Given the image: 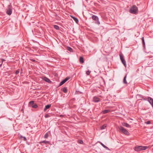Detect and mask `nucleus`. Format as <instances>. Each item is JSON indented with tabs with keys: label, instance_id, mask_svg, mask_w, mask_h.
Masks as SVG:
<instances>
[{
	"label": "nucleus",
	"instance_id": "1",
	"mask_svg": "<svg viewBox=\"0 0 153 153\" xmlns=\"http://www.w3.org/2000/svg\"><path fill=\"white\" fill-rule=\"evenodd\" d=\"M129 12L131 13L136 14L138 12V8L135 5H134L131 7Z\"/></svg>",
	"mask_w": 153,
	"mask_h": 153
},
{
	"label": "nucleus",
	"instance_id": "2",
	"mask_svg": "<svg viewBox=\"0 0 153 153\" xmlns=\"http://www.w3.org/2000/svg\"><path fill=\"white\" fill-rule=\"evenodd\" d=\"M119 129L120 132L126 135H128L130 134L129 133L126 129L122 126L119 127Z\"/></svg>",
	"mask_w": 153,
	"mask_h": 153
},
{
	"label": "nucleus",
	"instance_id": "3",
	"mask_svg": "<svg viewBox=\"0 0 153 153\" xmlns=\"http://www.w3.org/2000/svg\"><path fill=\"white\" fill-rule=\"evenodd\" d=\"M12 8L11 5L10 4L8 7L6 11V13L8 15H10L12 13Z\"/></svg>",
	"mask_w": 153,
	"mask_h": 153
},
{
	"label": "nucleus",
	"instance_id": "4",
	"mask_svg": "<svg viewBox=\"0 0 153 153\" xmlns=\"http://www.w3.org/2000/svg\"><path fill=\"white\" fill-rule=\"evenodd\" d=\"M120 56L121 61L122 63L124 65V66L125 67H126V62L125 61V59L124 58V57L122 54H120Z\"/></svg>",
	"mask_w": 153,
	"mask_h": 153
},
{
	"label": "nucleus",
	"instance_id": "5",
	"mask_svg": "<svg viewBox=\"0 0 153 153\" xmlns=\"http://www.w3.org/2000/svg\"><path fill=\"white\" fill-rule=\"evenodd\" d=\"M92 19L93 20L96 21L95 22L96 24L98 25L100 24V23L99 21V18L97 16L93 15L92 16Z\"/></svg>",
	"mask_w": 153,
	"mask_h": 153
},
{
	"label": "nucleus",
	"instance_id": "6",
	"mask_svg": "<svg viewBox=\"0 0 153 153\" xmlns=\"http://www.w3.org/2000/svg\"><path fill=\"white\" fill-rule=\"evenodd\" d=\"M142 146H137L135 147L134 150L136 151H140L142 150Z\"/></svg>",
	"mask_w": 153,
	"mask_h": 153
},
{
	"label": "nucleus",
	"instance_id": "7",
	"mask_svg": "<svg viewBox=\"0 0 153 153\" xmlns=\"http://www.w3.org/2000/svg\"><path fill=\"white\" fill-rule=\"evenodd\" d=\"M100 99L99 98L96 97H94L93 98V101L95 102H97L100 101Z\"/></svg>",
	"mask_w": 153,
	"mask_h": 153
},
{
	"label": "nucleus",
	"instance_id": "8",
	"mask_svg": "<svg viewBox=\"0 0 153 153\" xmlns=\"http://www.w3.org/2000/svg\"><path fill=\"white\" fill-rule=\"evenodd\" d=\"M43 79L45 81H46L47 82H48L49 83H51V81L47 77H44L43 78Z\"/></svg>",
	"mask_w": 153,
	"mask_h": 153
},
{
	"label": "nucleus",
	"instance_id": "9",
	"mask_svg": "<svg viewBox=\"0 0 153 153\" xmlns=\"http://www.w3.org/2000/svg\"><path fill=\"white\" fill-rule=\"evenodd\" d=\"M51 106V104H48V105H46L45 106V108L44 109V111L45 112L48 109H49L50 108Z\"/></svg>",
	"mask_w": 153,
	"mask_h": 153
},
{
	"label": "nucleus",
	"instance_id": "10",
	"mask_svg": "<svg viewBox=\"0 0 153 153\" xmlns=\"http://www.w3.org/2000/svg\"><path fill=\"white\" fill-rule=\"evenodd\" d=\"M122 125L123 126L126 127L127 128H130L131 127V126L129 125L127 123H122Z\"/></svg>",
	"mask_w": 153,
	"mask_h": 153
},
{
	"label": "nucleus",
	"instance_id": "11",
	"mask_svg": "<svg viewBox=\"0 0 153 153\" xmlns=\"http://www.w3.org/2000/svg\"><path fill=\"white\" fill-rule=\"evenodd\" d=\"M148 65L149 66H153V60H150L148 62Z\"/></svg>",
	"mask_w": 153,
	"mask_h": 153
},
{
	"label": "nucleus",
	"instance_id": "12",
	"mask_svg": "<svg viewBox=\"0 0 153 153\" xmlns=\"http://www.w3.org/2000/svg\"><path fill=\"white\" fill-rule=\"evenodd\" d=\"M127 77V75L126 74L125 76L124 77L123 79V83L125 84H127V82L126 80V79Z\"/></svg>",
	"mask_w": 153,
	"mask_h": 153
},
{
	"label": "nucleus",
	"instance_id": "13",
	"mask_svg": "<svg viewBox=\"0 0 153 153\" xmlns=\"http://www.w3.org/2000/svg\"><path fill=\"white\" fill-rule=\"evenodd\" d=\"M79 61L81 64H82L84 62V59L83 57H80L79 58Z\"/></svg>",
	"mask_w": 153,
	"mask_h": 153
},
{
	"label": "nucleus",
	"instance_id": "14",
	"mask_svg": "<svg viewBox=\"0 0 153 153\" xmlns=\"http://www.w3.org/2000/svg\"><path fill=\"white\" fill-rule=\"evenodd\" d=\"M99 143H100V144L105 148L106 149H107L109 150V148L106 146H105L103 144L102 142H99Z\"/></svg>",
	"mask_w": 153,
	"mask_h": 153
},
{
	"label": "nucleus",
	"instance_id": "15",
	"mask_svg": "<svg viewBox=\"0 0 153 153\" xmlns=\"http://www.w3.org/2000/svg\"><path fill=\"white\" fill-rule=\"evenodd\" d=\"M72 18L73 20L76 22L77 24L79 22L78 19L72 16Z\"/></svg>",
	"mask_w": 153,
	"mask_h": 153
},
{
	"label": "nucleus",
	"instance_id": "16",
	"mask_svg": "<svg viewBox=\"0 0 153 153\" xmlns=\"http://www.w3.org/2000/svg\"><path fill=\"white\" fill-rule=\"evenodd\" d=\"M142 44L143 47V48H145V41L144 39V37H143L142 39Z\"/></svg>",
	"mask_w": 153,
	"mask_h": 153
},
{
	"label": "nucleus",
	"instance_id": "17",
	"mask_svg": "<svg viewBox=\"0 0 153 153\" xmlns=\"http://www.w3.org/2000/svg\"><path fill=\"white\" fill-rule=\"evenodd\" d=\"M50 142L49 141L46 140L42 141L40 142L41 143H44L45 144H48Z\"/></svg>",
	"mask_w": 153,
	"mask_h": 153
},
{
	"label": "nucleus",
	"instance_id": "18",
	"mask_svg": "<svg viewBox=\"0 0 153 153\" xmlns=\"http://www.w3.org/2000/svg\"><path fill=\"white\" fill-rule=\"evenodd\" d=\"M110 111L109 110H105L102 111V113L103 114H105L108 113Z\"/></svg>",
	"mask_w": 153,
	"mask_h": 153
},
{
	"label": "nucleus",
	"instance_id": "19",
	"mask_svg": "<svg viewBox=\"0 0 153 153\" xmlns=\"http://www.w3.org/2000/svg\"><path fill=\"white\" fill-rule=\"evenodd\" d=\"M29 104L30 106L32 107V106H33L34 104V101H30L29 103Z\"/></svg>",
	"mask_w": 153,
	"mask_h": 153
},
{
	"label": "nucleus",
	"instance_id": "20",
	"mask_svg": "<svg viewBox=\"0 0 153 153\" xmlns=\"http://www.w3.org/2000/svg\"><path fill=\"white\" fill-rule=\"evenodd\" d=\"M67 88L66 87H64L63 88L62 91L64 92L65 93H67Z\"/></svg>",
	"mask_w": 153,
	"mask_h": 153
},
{
	"label": "nucleus",
	"instance_id": "21",
	"mask_svg": "<svg viewBox=\"0 0 153 153\" xmlns=\"http://www.w3.org/2000/svg\"><path fill=\"white\" fill-rule=\"evenodd\" d=\"M67 49L68 50V51H70L71 52H73V50L71 48L69 47H67Z\"/></svg>",
	"mask_w": 153,
	"mask_h": 153
},
{
	"label": "nucleus",
	"instance_id": "22",
	"mask_svg": "<svg viewBox=\"0 0 153 153\" xmlns=\"http://www.w3.org/2000/svg\"><path fill=\"white\" fill-rule=\"evenodd\" d=\"M54 27L56 30H59V27L58 26L54 25Z\"/></svg>",
	"mask_w": 153,
	"mask_h": 153
},
{
	"label": "nucleus",
	"instance_id": "23",
	"mask_svg": "<svg viewBox=\"0 0 153 153\" xmlns=\"http://www.w3.org/2000/svg\"><path fill=\"white\" fill-rule=\"evenodd\" d=\"M65 82L63 80L60 83L59 85V86H61L63 85Z\"/></svg>",
	"mask_w": 153,
	"mask_h": 153
},
{
	"label": "nucleus",
	"instance_id": "24",
	"mask_svg": "<svg viewBox=\"0 0 153 153\" xmlns=\"http://www.w3.org/2000/svg\"><path fill=\"white\" fill-rule=\"evenodd\" d=\"M106 127V126L105 125H104L101 127L100 129L101 130L104 129H105Z\"/></svg>",
	"mask_w": 153,
	"mask_h": 153
},
{
	"label": "nucleus",
	"instance_id": "25",
	"mask_svg": "<svg viewBox=\"0 0 153 153\" xmlns=\"http://www.w3.org/2000/svg\"><path fill=\"white\" fill-rule=\"evenodd\" d=\"M48 133H46L45 134L44 136V138H48Z\"/></svg>",
	"mask_w": 153,
	"mask_h": 153
},
{
	"label": "nucleus",
	"instance_id": "26",
	"mask_svg": "<svg viewBox=\"0 0 153 153\" xmlns=\"http://www.w3.org/2000/svg\"><path fill=\"white\" fill-rule=\"evenodd\" d=\"M37 107H38V106L36 104H34L33 106H32V107L33 108H37Z\"/></svg>",
	"mask_w": 153,
	"mask_h": 153
},
{
	"label": "nucleus",
	"instance_id": "27",
	"mask_svg": "<svg viewBox=\"0 0 153 153\" xmlns=\"http://www.w3.org/2000/svg\"><path fill=\"white\" fill-rule=\"evenodd\" d=\"M91 72V71H89V70H88V71H87L86 72V74L87 75H89L90 74Z\"/></svg>",
	"mask_w": 153,
	"mask_h": 153
},
{
	"label": "nucleus",
	"instance_id": "28",
	"mask_svg": "<svg viewBox=\"0 0 153 153\" xmlns=\"http://www.w3.org/2000/svg\"><path fill=\"white\" fill-rule=\"evenodd\" d=\"M20 138H23V140L25 141H26L27 140L26 138L25 137L21 136Z\"/></svg>",
	"mask_w": 153,
	"mask_h": 153
},
{
	"label": "nucleus",
	"instance_id": "29",
	"mask_svg": "<svg viewBox=\"0 0 153 153\" xmlns=\"http://www.w3.org/2000/svg\"><path fill=\"white\" fill-rule=\"evenodd\" d=\"M70 79V78L69 77H66L65 79H64L63 80L65 81L66 82V81H67L69 79Z\"/></svg>",
	"mask_w": 153,
	"mask_h": 153
},
{
	"label": "nucleus",
	"instance_id": "30",
	"mask_svg": "<svg viewBox=\"0 0 153 153\" xmlns=\"http://www.w3.org/2000/svg\"><path fill=\"white\" fill-rule=\"evenodd\" d=\"M147 147L146 146H142V150H146V149Z\"/></svg>",
	"mask_w": 153,
	"mask_h": 153
},
{
	"label": "nucleus",
	"instance_id": "31",
	"mask_svg": "<svg viewBox=\"0 0 153 153\" xmlns=\"http://www.w3.org/2000/svg\"><path fill=\"white\" fill-rule=\"evenodd\" d=\"M30 60L33 62H36V61L35 60V59H30Z\"/></svg>",
	"mask_w": 153,
	"mask_h": 153
},
{
	"label": "nucleus",
	"instance_id": "32",
	"mask_svg": "<svg viewBox=\"0 0 153 153\" xmlns=\"http://www.w3.org/2000/svg\"><path fill=\"white\" fill-rule=\"evenodd\" d=\"M45 118H48L49 117V115L48 114H46L45 115Z\"/></svg>",
	"mask_w": 153,
	"mask_h": 153
},
{
	"label": "nucleus",
	"instance_id": "33",
	"mask_svg": "<svg viewBox=\"0 0 153 153\" xmlns=\"http://www.w3.org/2000/svg\"><path fill=\"white\" fill-rule=\"evenodd\" d=\"M79 143L81 144H82L83 143V142L82 140H80L79 141Z\"/></svg>",
	"mask_w": 153,
	"mask_h": 153
},
{
	"label": "nucleus",
	"instance_id": "34",
	"mask_svg": "<svg viewBox=\"0 0 153 153\" xmlns=\"http://www.w3.org/2000/svg\"><path fill=\"white\" fill-rule=\"evenodd\" d=\"M19 70H17L16 71L15 74H18L19 73Z\"/></svg>",
	"mask_w": 153,
	"mask_h": 153
},
{
	"label": "nucleus",
	"instance_id": "35",
	"mask_svg": "<svg viewBox=\"0 0 153 153\" xmlns=\"http://www.w3.org/2000/svg\"><path fill=\"white\" fill-rule=\"evenodd\" d=\"M145 123L147 124H149L150 123V121H148L146 122Z\"/></svg>",
	"mask_w": 153,
	"mask_h": 153
},
{
	"label": "nucleus",
	"instance_id": "36",
	"mask_svg": "<svg viewBox=\"0 0 153 153\" xmlns=\"http://www.w3.org/2000/svg\"><path fill=\"white\" fill-rule=\"evenodd\" d=\"M2 65V64H1L0 65V66L1 67V66Z\"/></svg>",
	"mask_w": 153,
	"mask_h": 153
}]
</instances>
